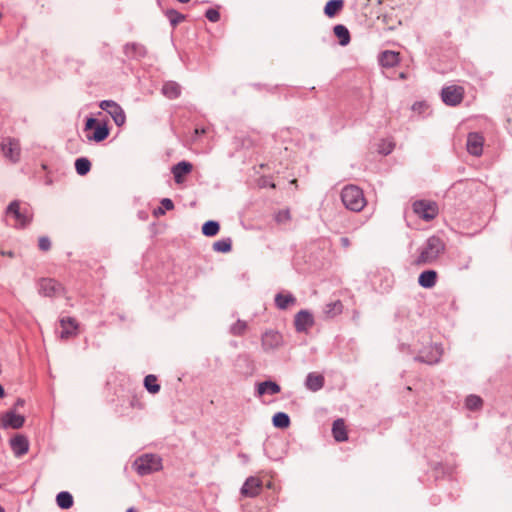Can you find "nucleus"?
I'll list each match as a JSON object with an SVG mask.
<instances>
[{"mask_svg":"<svg viewBox=\"0 0 512 512\" xmlns=\"http://www.w3.org/2000/svg\"><path fill=\"white\" fill-rule=\"evenodd\" d=\"M57 505L62 509H69L73 505V497L69 492L62 491L56 497Z\"/></svg>","mask_w":512,"mask_h":512,"instance_id":"c756f323","label":"nucleus"},{"mask_svg":"<svg viewBox=\"0 0 512 512\" xmlns=\"http://www.w3.org/2000/svg\"><path fill=\"white\" fill-rule=\"evenodd\" d=\"M75 169L81 176L86 175L91 169V162L87 158H78L75 161Z\"/></svg>","mask_w":512,"mask_h":512,"instance_id":"473e14b6","label":"nucleus"},{"mask_svg":"<svg viewBox=\"0 0 512 512\" xmlns=\"http://www.w3.org/2000/svg\"><path fill=\"white\" fill-rule=\"evenodd\" d=\"M39 249L46 252L51 248V241L47 236H41L38 240Z\"/></svg>","mask_w":512,"mask_h":512,"instance_id":"a19ab883","label":"nucleus"},{"mask_svg":"<svg viewBox=\"0 0 512 512\" xmlns=\"http://www.w3.org/2000/svg\"><path fill=\"white\" fill-rule=\"evenodd\" d=\"M274 219L279 224L286 223L291 219L290 211L288 209L280 210L275 214Z\"/></svg>","mask_w":512,"mask_h":512,"instance_id":"ea45409f","label":"nucleus"},{"mask_svg":"<svg viewBox=\"0 0 512 512\" xmlns=\"http://www.w3.org/2000/svg\"><path fill=\"white\" fill-rule=\"evenodd\" d=\"M332 434L337 442H344L348 440L347 429L345 421L342 418L336 419L332 425Z\"/></svg>","mask_w":512,"mask_h":512,"instance_id":"a211bd4d","label":"nucleus"},{"mask_svg":"<svg viewBox=\"0 0 512 512\" xmlns=\"http://www.w3.org/2000/svg\"><path fill=\"white\" fill-rule=\"evenodd\" d=\"M340 242L344 248H348L350 246V240L347 237L341 238Z\"/></svg>","mask_w":512,"mask_h":512,"instance_id":"49530a36","label":"nucleus"},{"mask_svg":"<svg viewBox=\"0 0 512 512\" xmlns=\"http://www.w3.org/2000/svg\"><path fill=\"white\" fill-rule=\"evenodd\" d=\"M248 328V325L243 320H237L230 328V332L234 336H242Z\"/></svg>","mask_w":512,"mask_h":512,"instance_id":"4c0bfd02","label":"nucleus"},{"mask_svg":"<svg viewBox=\"0 0 512 512\" xmlns=\"http://www.w3.org/2000/svg\"><path fill=\"white\" fill-rule=\"evenodd\" d=\"M465 89L460 85H449L441 90V99L448 106H458L462 103Z\"/></svg>","mask_w":512,"mask_h":512,"instance_id":"39448f33","label":"nucleus"},{"mask_svg":"<svg viewBox=\"0 0 512 512\" xmlns=\"http://www.w3.org/2000/svg\"><path fill=\"white\" fill-rule=\"evenodd\" d=\"M23 404H24V401H23V400H21V399H18V401H17V405L22 406Z\"/></svg>","mask_w":512,"mask_h":512,"instance_id":"603ef678","label":"nucleus"},{"mask_svg":"<svg viewBox=\"0 0 512 512\" xmlns=\"http://www.w3.org/2000/svg\"><path fill=\"white\" fill-rule=\"evenodd\" d=\"M134 467L139 475H148L162 469V459L155 454H145L135 460Z\"/></svg>","mask_w":512,"mask_h":512,"instance_id":"20e7f679","label":"nucleus"},{"mask_svg":"<svg viewBox=\"0 0 512 512\" xmlns=\"http://www.w3.org/2000/svg\"><path fill=\"white\" fill-rule=\"evenodd\" d=\"M124 52L127 57L133 59H139L146 55V49L143 45L136 43L126 44L124 47Z\"/></svg>","mask_w":512,"mask_h":512,"instance_id":"412c9836","label":"nucleus"},{"mask_svg":"<svg viewBox=\"0 0 512 512\" xmlns=\"http://www.w3.org/2000/svg\"><path fill=\"white\" fill-rule=\"evenodd\" d=\"M11 449L15 456L21 457L28 452L29 442L23 435H17L10 440Z\"/></svg>","mask_w":512,"mask_h":512,"instance_id":"dca6fc26","label":"nucleus"},{"mask_svg":"<svg viewBox=\"0 0 512 512\" xmlns=\"http://www.w3.org/2000/svg\"><path fill=\"white\" fill-rule=\"evenodd\" d=\"M39 292L45 297H57L64 293V287L55 279L43 278L39 282Z\"/></svg>","mask_w":512,"mask_h":512,"instance_id":"1a4fd4ad","label":"nucleus"},{"mask_svg":"<svg viewBox=\"0 0 512 512\" xmlns=\"http://www.w3.org/2000/svg\"><path fill=\"white\" fill-rule=\"evenodd\" d=\"M281 390L280 386L273 381H264L258 384L257 392L260 396L268 393L271 395L279 393Z\"/></svg>","mask_w":512,"mask_h":512,"instance_id":"393cba45","label":"nucleus"},{"mask_svg":"<svg viewBox=\"0 0 512 512\" xmlns=\"http://www.w3.org/2000/svg\"><path fill=\"white\" fill-rule=\"evenodd\" d=\"M343 304L340 300L327 303L324 307V314L328 318H334L343 312Z\"/></svg>","mask_w":512,"mask_h":512,"instance_id":"cd10ccee","label":"nucleus"},{"mask_svg":"<svg viewBox=\"0 0 512 512\" xmlns=\"http://www.w3.org/2000/svg\"><path fill=\"white\" fill-rule=\"evenodd\" d=\"M166 16L169 19L172 26H176L177 24H179L180 22H182L185 19L183 14L179 13L178 11H176L174 9L167 10Z\"/></svg>","mask_w":512,"mask_h":512,"instance_id":"58836bf2","label":"nucleus"},{"mask_svg":"<svg viewBox=\"0 0 512 512\" xmlns=\"http://www.w3.org/2000/svg\"><path fill=\"white\" fill-rule=\"evenodd\" d=\"M161 206L165 209V210H173L174 209V203L171 199L169 198H163L161 200Z\"/></svg>","mask_w":512,"mask_h":512,"instance_id":"37998d69","label":"nucleus"},{"mask_svg":"<svg viewBox=\"0 0 512 512\" xmlns=\"http://www.w3.org/2000/svg\"><path fill=\"white\" fill-rule=\"evenodd\" d=\"M423 106H425L424 103H415L413 105V109L416 110V109H421Z\"/></svg>","mask_w":512,"mask_h":512,"instance_id":"8fccbe9b","label":"nucleus"},{"mask_svg":"<svg viewBox=\"0 0 512 512\" xmlns=\"http://www.w3.org/2000/svg\"><path fill=\"white\" fill-rule=\"evenodd\" d=\"M7 217H13V226L18 229L27 227L33 220V211L29 206H21L17 200L12 201L6 209Z\"/></svg>","mask_w":512,"mask_h":512,"instance_id":"f03ea898","label":"nucleus"},{"mask_svg":"<svg viewBox=\"0 0 512 512\" xmlns=\"http://www.w3.org/2000/svg\"><path fill=\"white\" fill-rule=\"evenodd\" d=\"M335 36L339 40V44L342 46H346L350 42V33L349 30L341 24H338L333 29Z\"/></svg>","mask_w":512,"mask_h":512,"instance_id":"c85d7f7f","label":"nucleus"},{"mask_svg":"<svg viewBox=\"0 0 512 512\" xmlns=\"http://www.w3.org/2000/svg\"><path fill=\"white\" fill-rule=\"evenodd\" d=\"M0 512H5V509L0 505Z\"/></svg>","mask_w":512,"mask_h":512,"instance_id":"6e6d98bb","label":"nucleus"},{"mask_svg":"<svg viewBox=\"0 0 512 512\" xmlns=\"http://www.w3.org/2000/svg\"><path fill=\"white\" fill-rule=\"evenodd\" d=\"M109 135V129L104 125H97L95 131L92 136H88L89 140H93L95 142H101L105 140Z\"/></svg>","mask_w":512,"mask_h":512,"instance_id":"7c9ffc66","label":"nucleus"},{"mask_svg":"<svg viewBox=\"0 0 512 512\" xmlns=\"http://www.w3.org/2000/svg\"><path fill=\"white\" fill-rule=\"evenodd\" d=\"M162 93L169 99H175L181 94V87L177 82L168 81L162 87Z\"/></svg>","mask_w":512,"mask_h":512,"instance_id":"b1692460","label":"nucleus"},{"mask_svg":"<svg viewBox=\"0 0 512 512\" xmlns=\"http://www.w3.org/2000/svg\"><path fill=\"white\" fill-rule=\"evenodd\" d=\"M445 250L444 242L436 236L428 238L421 248L420 254L416 260L417 264H427L434 262Z\"/></svg>","mask_w":512,"mask_h":512,"instance_id":"7ed1b4c3","label":"nucleus"},{"mask_svg":"<svg viewBox=\"0 0 512 512\" xmlns=\"http://www.w3.org/2000/svg\"><path fill=\"white\" fill-rule=\"evenodd\" d=\"M99 107L106 111L113 119L117 126H122L126 121V115L122 107L112 100H103Z\"/></svg>","mask_w":512,"mask_h":512,"instance_id":"6e6552de","label":"nucleus"},{"mask_svg":"<svg viewBox=\"0 0 512 512\" xmlns=\"http://www.w3.org/2000/svg\"><path fill=\"white\" fill-rule=\"evenodd\" d=\"M441 355H442V351H441L440 347L432 346L430 348V352L427 356L420 355L417 357V359L419 361L427 363V364H435V363L439 362Z\"/></svg>","mask_w":512,"mask_h":512,"instance_id":"bb28decb","label":"nucleus"},{"mask_svg":"<svg viewBox=\"0 0 512 512\" xmlns=\"http://www.w3.org/2000/svg\"><path fill=\"white\" fill-rule=\"evenodd\" d=\"M127 512H135L134 508H129Z\"/></svg>","mask_w":512,"mask_h":512,"instance_id":"5fc2aeb1","label":"nucleus"},{"mask_svg":"<svg viewBox=\"0 0 512 512\" xmlns=\"http://www.w3.org/2000/svg\"><path fill=\"white\" fill-rule=\"evenodd\" d=\"M177 1H178V2H180V3H187V2H189L190 0H177Z\"/></svg>","mask_w":512,"mask_h":512,"instance_id":"864d4df0","label":"nucleus"},{"mask_svg":"<svg viewBox=\"0 0 512 512\" xmlns=\"http://www.w3.org/2000/svg\"><path fill=\"white\" fill-rule=\"evenodd\" d=\"M343 6V0H330L326 3L324 7V13L327 17L333 18L343 9Z\"/></svg>","mask_w":512,"mask_h":512,"instance_id":"a878e982","label":"nucleus"},{"mask_svg":"<svg viewBox=\"0 0 512 512\" xmlns=\"http://www.w3.org/2000/svg\"><path fill=\"white\" fill-rule=\"evenodd\" d=\"M465 405L469 410H478L482 407L483 401L477 395H470L466 398Z\"/></svg>","mask_w":512,"mask_h":512,"instance_id":"e433bc0d","label":"nucleus"},{"mask_svg":"<svg viewBox=\"0 0 512 512\" xmlns=\"http://www.w3.org/2000/svg\"><path fill=\"white\" fill-rule=\"evenodd\" d=\"M341 200L348 210L354 212H360L366 206V198L362 189L352 184L342 189Z\"/></svg>","mask_w":512,"mask_h":512,"instance_id":"f257e3e1","label":"nucleus"},{"mask_svg":"<svg viewBox=\"0 0 512 512\" xmlns=\"http://www.w3.org/2000/svg\"><path fill=\"white\" fill-rule=\"evenodd\" d=\"M193 165L187 161H181L174 165L171 172L174 176V180L177 184H182L185 180V176L191 173Z\"/></svg>","mask_w":512,"mask_h":512,"instance_id":"2eb2a0df","label":"nucleus"},{"mask_svg":"<svg viewBox=\"0 0 512 512\" xmlns=\"http://www.w3.org/2000/svg\"><path fill=\"white\" fill-rule=\"evenodd\" d=\"M392 149H393V145L391 143H389L388 149L381 150V152L384 153V154H389L392 151Z\"/></svg>","mask_w":512,"mask_h":512,"instance_id":"09e8293b","label":"nucleus"},{"mask_svg":"<svg viewBox=\"0 0 512 512\" xmlns=\"http://www.w3.org/2000/svg\"><path fill=\"white\" fill-rule=\"evenodd\" d=\"M144 386L152 394H156L160 390V385L157 383V377L152 374L145 377Z\"/></svg>","mask_w":512,"mask_h":512,"instance_id":"f704fd0d","label":"nucleus"},{"mask_svg":"<svg viewBox=\"0 0 512 512\" xmlns=\"http://www.w3.org/2000/svg\"><path fill=\"white\" fill-rule=\"evenodd\" d=\"M232 248V242L230 238L221 239L213 243V250L220 253H227Z\"/></svg>","mask_w":512,"mask_h":512,"instance_id":"c9c22d12","label":"nucleus"},{"mask_svg":"<svg viewBox=\"0 0 512 512\" xmlns=\"http://www.w3.org/2000/svg\"><path fill=\"white\" fill-rule=\"evenodd\" d=\"M262 347L264 350H274L280 347L283 343L282 335L275 330H268L262 335Z\"/></svg>","mask_w":512,"mask_h":512,"instance_id":"9b49d317","label":"nucleus"},{"mask_svg":"<svg viewBox=\"0 0 512 512\" xmlns=\"http://www.w3.org/2000/svg\"><path fill=\"white\" fill-rule=\"evenodd\" d=\"M296 303V298L290 293H278L275 296V304L280 310H285Z\"/></svg>","mask_w":512,"mask_h":512,"instance_id":"5701e85b","label":"nucleus"},{"mask_svg":"<svg viewBox=\"0 0 512 512\" xmlns=\"http://www.w3.org/2000/svg\"><path fill=\"white\" fill-rule=\"evenodd\" d=\"M194 133H195L196 136L200 135V134H205L206 133V129L205 128H201V129L200 128H195Z\"/></svg>","mask_w":512,"mask_h":512,"instance_id":"de8ad7c7","label":"nucleus"},{"mask_svg":"<svg viewBox=\"0 0 512 512\" xmlns=\"http://www.w3.org/2000/svg\"><path fill=\"white\" fill-rule=\"evenodd\" d=\"M437 281V272L434 270L423 271L418 278V283L423 288H432Z\"/></svg>","mask_w":512,"mask_h":512,"instance_id":"aec40b11","label":"nucleus"},{"mask_svg":"<svg viewBox=\"0 0 512 512\" xmlns=\"http://www.w3.org/2000/svg\"><path fill=\"white\" fill-rule=\"evenodd\" d=\"M484 138L479 133H469L467 137V151L473 156H480L483 152Z\"/></svg>","mask_w":512,"mask_h":512,"instance_id":"f8f14e48","label":"nucleus"},{"mask_svg":"<svg viewBox=\"0 0 512 512\" xmlns=\"http://www.w3.org/2000/svg\"><path fill=\"white\" fill-rule=\"evenodd\" d=\"M262 480L255 476H250L246 479L244 482L242 488H241V494L244 497H256L260 494L262 489Z\"/></svg>","mask_w":512,"mask_h":512,"instance_id":"9d476101","label":"nucleus"},{"mask_svg":"<svg viewBox=\"0 0 512 512\" xmlns=\"http://www.w3.org/2000/svg\"><path fill=\"white\" fill-rule=\"evenodd\" d=\"M412 208L415 214L426 221L436 218L439 212L437 203L429 200L415 201Z\"/></svg>","mask_w":512,"mask_h":512,"instance_id":"423d86ee","label":"nucleus"},{"mask_svg":"<svg viewBox=\"0 0 512 512\" xmlns=\"http://www.w3.org/2000/svg\"><path fill=\"white\" fill-rule=\"evenodd\" d=\"M379 61L383 67H394L400 61L399 53L390 50L384 51L380 55Z\"/></svg>","mask_w":512,"mask_h":512,"instance_id":"4be33fe9","label":"nucleus"},{"mask_svg":"<svg viewBox=\"0 0 512 512\" xmlns=\"http://www.w3.org/2000/svg\"><path fill=\"white\" fill-rule=\"evenodd\" d=\"M24 422V417L14 412H7L2 418V423L4 427H11L14 429L21 428Z\"/></svg>","mask_w":512,"mask_h":512,"instance_id":"6ab92c4d","label":"nucleus"},{"mask_svg":"<svg viewBox=\"0 0 512 512\" xmlns=\"http://www.w3.org/2000/svg\"><path fill=\"white\" fill-rule=\"evenodd\" d=\"M325 383L324 376L320 373L311 372L307 375L305 380V386L312 392H317L323 388Z\"/></svg>","mask_w":512,"mask_h":512,"instance_id":"f3484780","label":"nucleus"},{"mask_svg":"<svg viewBox=\"0 0 512 512\" xmlns=\"http://www.w3.org/2000/svg\"><path fill=\"white\" fill-rule=\"evenodd\" d=\"M165 211L166 210L161 206V207H158L157 209H155L153 214H154V216L159 217V216L164 215Z\"/></svg>","mask_w":512,"mask_h":512,"instance_id":"a18cd8bd","label":"nucleus"},{"mask_svg":"<svg viewBox=\"0 0 512 512\" xmlns=\"http://www.w3.org/2000/svg\"><path fill=\"white\" fill-rule=\"evenodd\" d=\"M96 124V119L94 118H88L86 121L85 129H92L94 125Z\"/></svg>","mask_w":512,"mask_h":512,"instance_id":"c03bdc74","label":"nucleus"},{"mask_svg":"<svg viewBox=\"0 0 512 512\" xmlns=\"http://www.w3.org/2000/svg\"><path fill=\"white\" fill-rule=\"evenodd\" d=\"M273 425L277 428H287L290 425V418L284 412H278L273 416Z\"/></svg>","mask_w":512,"mask_h":512,"instance_id":"2f4dec72","label":"nucleus"},{"mask_svg":"<svg viewBox=\"0 0 512 512\" xmlns=\"http://www.w3.org/2000/svg\"><path fill=\"white\" fill-rule=\"evenodd\" d=\"M5 395V391H4V388L2 387V385L0 384V398H3Z\"/></svg>","mask_w":512,"mask_h":512,"instance_id":"3c124183","label":"nucleus"},{"mask_svg":"<svg viewBox=\"0 0 512 512\" xmlns=\"http://www.w3.org/2000/svg\"><path fill=\"white\" fill-rule=\"evenodd\" d=\"M294 325L297 332H306L314 325L313 315L307 310H301L295 315Z\"/></svg>","mask_w":512,"mask_h":512,"instance_id":"ddd939ff","label":"nucleus"},{"mask_svg":"<svg viewBox=\"0 0 512 512\" xmlns=\"http://www.w3.org/2000/svg\"><path fill=\"white\" fill-rule=\"evenodd\" d=\"M220 226L216 221H207L202 226V233L205 236L212 237L215 236L219 232Z\"/></svg>","mask_w":512,"mask_h":512,"instance_id":"72a5a7b5","label":"nucleus"},{"mask_svg":"<svg viewBox=\"0 0 512 512\" xmlns=\"http://www.w3.org/2000/svg\"><path fill=\"white\" fill-rule=\"evenodd\" d=\"M206 18L211 22H218L220 20V13L218 10L210 8L205 13Z\"/></svg>","mask_w":512,"mask_h":512,"instance_id":"79ce46f5","label":"nucleus"},{"mask_svg":"<svg viewBox=\"0 0 512 512\" xmlns=\"http://www.w3.org/2000/svg\"><path fill=\"white\" fill-rule=\"evenodd\" d=\"M60 325L62 328L61 333H60L61 339H69V338L77 335L78 323L74 318H72V317L62 318L60 320Z\"/></svg>","mask_w":512,"mask_h":512,"instance_id":"4468645a","label":"nucleus"},{"mask_svg":"<svg viewBox=\"0 0 512 512\" xmlns=\"http://www.w3.org/2000/svg\"><path fill=\"white\" fill-rule=\"evenodd\" d=\"M1 150L5 158L12 163H17L21 156V147L18 139L6 137L1 142Z\"/></svg>","mask_w":512,"mask_h":512,"instance_id":"0eeeda50","label":"nucleus"}]
</instances>
